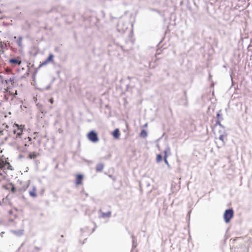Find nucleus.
<instances>
[{
    "label": "nucleus",
    "mask_w": 252,
    "mask_h": 252,
    "mask_svg": "<svg viewBox=\"0 0 252 252\" xmlns=\"http://www.w3.org/2000/svg\"><path fill=\"white\" fill-rule=\"evenodd\" d=\"M234 210L232 208L226 209L223 214V218L225 223H228L234 217Z\"/></svg>",
    "instance_id": "f257e3e1"
},
{
    "label": "nucleus",
    "mask_w": 252,
    "mask_h": 252,
    "mask_svg": "<svg viewBox=\"0 0 252 252\" xmlns=\"http://www.w3.org/2000/svg\"><path fill=\"white\" fill-rule=\"evenodd\" d=\"M87 138L90 141L94 143H97L99 140L98 133L94 129L91 130L87 134Z\"/></svg>",
    "instance_id": "f03ea898"
},
{
    "label": "nucleus",
    "mask_w": 252,
    "mask_h": 252,
    "mask_svg": "<svg viewBox=\"0 0 252 252\" xmlns=\"http://www.w3.org/2000/svg\"><path fill=\"white\" fill-rule=\"evenodd\" d=\"M54 55L52 53H50L48 57L43 62H40L38 67L36 69L35 73H36L37 70L43 66L46 65L50 63L53 62Z\"/></svg>",
    "instance_id": "7ed1b4c3"
},
{
    "label": "nucleus",
    "mask_w": 252,
    "mask_h": 252,
    "mask_svg": "<svg viewBox=\"0 0 252 252\" xmlns=\"http://www.w3.org/2000/svg\"><path fill=\"white\" fill-rule=\"evenodd\" d=\"M3 188L10 191L12 193H15L17 191V188L12 182H9L7 184L3 186Z\"/></svg>",
    "instance_id": "20e7f679"
},
{
    "label": "nucleus",
    "mask_w": 252,
    "mask_h": 252,
    "mask_svg": "<svg viewBox=\"0 0 252 252\" xmlns=\"http://www.w3.org/2000/svg\"><path fill=\"white\" fill-rule=\"evenodd\" d=\"M84 179V175L82 174H77L75 178V183L76 185L79 186L83 184V180Z\"/></svg>",
    "instance_id": "39448f33"
},
{
    "label": "nucleus",
    "mask_w": 252,
    "mask_h": 252,
    "mask_svg": "<svg viewBox=\"0 0 252 252\" xmlns=\"http://www.w3.org/2000/svg\"><path fill=\"white\" fill-rule=\"evenodd\" d=\"M14 126H15L16 127H18V130H19L20 131L19 132H18L17 133H16V138H22V135L23 134V130L24 129H25V126H20L18 124H14Z\"/></svg>",
    "instance_id": "423d86ee"
},
{
    "label": "nucleus",
    "mask_w": 252,
    "mask_h": 252,
    "mask_svg": "<svg viewBox=\"0 0 252 252\" xmlns=\"http://www.w3.org/2000/svg\"><path fill=\"white\" fill-rule=\"evenodd\" d=\"M9 63L13 65H20L22 61L19 58H12L9 59Z\"/></svg>",
    "instance_id": "0eeeda50"
},
{
    "label": "nucleus",
    "mask_w": 252,
    "mask_h": 252,
    "mask_svg": "<svg viewBox=\"0 0 252 252\" xmlns=\"http://www.w3.org/2000/svg\"><path fill=\"white\" fill-rule=\"evenodd\" d=\"M182 101H183L184 102L183 105L186 107H187L188 105V96H187V90L183 91V96L181 98Z\"/></svg>",
    "instance_id": "6e6552de"
},
{
    "label": "nucleus",
    "mask_w": 252,
    "mask_h": 252,
    "mask_svg": "<svg viewBox=\"0 0 252 252\" xmlns=\"http://www.w3.org/2000/svg\"><path fill=\"white\" fill-rule=\"evenodd\" d=\"M111 135L115 139H119L121 135L119 129L118 128H115L111 132Z\"/></svg>",
    "instance_id": "1a4fd4ad"
},
{
    "label": "nucleus",
    "mask_w": 252,
    "mask_h": 252,
    "mask_svg": "<svg viewBox=\"0 0 252 252\" xmlns=\"http://www.w3.org/2000/svg\"><path fill=\"white\" fill-rule=\"evenodd\" d=\"M163 158H167L168 156L171 155L170 148L168 144L166 146L165 150L163 151Z\"/></svg>",
    "instance_id": "9d476101"
},
{
    "label": "nucleus",
    "mask_w": 252,
    "mask_h": 252,
    "mask_svg": "<svg viewBox=\"0 0 252 252\" xmlns=\"http://www.w3.org/2000/svg\"><path fill=\"white\" fill-rule=\"evenodd\" d=\"M11 232L18 237H21L24 235V230L18 229V230H11Z\"/></svg>",
    "instance_id": "9b49d317"
},
{
    "label": "nucleus",
    "mask_w": 252,
    "mask_h": 252,
    "mask_svg": "<svg viewBox=\"0 0 252 252\" xmlns=\"http://www.w3.org/2000/svg\"><path fill=\"white\" fill-rule=\"evenodd\" d=\"M36 188L35 186H32V189L29 191V194L32 197H36L37 196Z\"/></svg>",
    "instance_id": "f8f14e48"
},
{
    "label": "nucleus",
    "mask_w": 252,
    "mask_h": 252,
    "mask_svg": "<svg viewBox=\"0 0 252 252\" xmlns=\"http://www.w3.org/2000/svg\"><path fill=\"white\" fill-rule=\"evenodd\" d=\"M104 168V164L102 163H98L95 166V170L97 172H101Z\"/></svg>",
    "instance_id": "ddd939ff"
},
{
    "label": "nucleus",
    "mask_w": 252,
    "mask_h": 252,
    "mask_svg": "<svg viewBox=\"0 0 252 252\" xmlns=\"http://www.w3.org/2000/svg\"><path fill=\"white\" fill-rule=\"evenodd\" d=\"M131 238H132V249H134L137 246V239L133 235H131Z\"/></svg>",
    "instance_id": "4468645a"
},
{
    "label": "nucleus",
    "mask_w": 252,
    "mask_h": 252,
    "mask_svg": "<svg viewBox=\"0 0 252 252\" xmlns=\"http://www.w3.org/2000/svg\"><path fill=\"white\" fill-rule=\"evenodd\" d=\"M221 111L222 110L220 109L217 113L216 118L217 120L221 121L223 120Z\"/></svg>",
    "instance_id": "2eb2a0df"
},
{
    "label": "nucleus",
    "mask_w": 252,
    "mask_h": 252,
    "mask_svg": "<svg viewBox=\"0 0 252 252\" xmlns=\"http://www.w3.org/2000/svg\"><path fill=\"white\" fill-rule=\"evenodd\" d=\"M15 77H10L8 79H6L4 80V84L6 85H8L9 83H11L13 85L14 82Z\"/></svg>",
    "instance_id": "dca6fc26"
},
{
    "label": "nucleus",
    "mask_w": 252,
    "mask_h": 252,
    "mask_svg": "<svg viewBox=\"0 0 252 252\" xmlns=\"http://www.w3.org/2000/svg\"><path fill=\"white\" fill-rule=\"evenodd\" d=\"M139 135L141 137L145 138L148 136L147 131L144 129H142L140 132Z\"/></svg>",
    "instance_id": "f3484780"
},
{
    "label": "nucleus",
    "mask_w": 252,
    "mask_h": 252,
    "mask_svg": "<svg viewBox=\"0 0 252 252\" xmlns=\"http://www.w3.org/2000/svg\"><path fill=\"white\" fill-rule=\"evenodd\" d=\"M37 156V154L35 152H30L28 154V158L29 159L35 158Z\"/></svg>",
    "instance_id": "a211bd4d"
},
{
    "label": "nucleus",
    "mask_w": 252,
    "mask_h": 252,
    "mask_svg": "<svg viewBox=\"0 0 252 252\" xmlns=\"http://www.w3.org/2000/svg\"><path fill=\"white\" fill-rule=\"evenodd\" d=\"M111 216V212L110 211H108L107 212H102L101 214V217L103 218H110Z\"/></svg>",
    "instance_id": "6ab92c4d"
},
{
    "label": "nucleus",
    "mask_w": 252,
    "mask_h": 252,
    "mask_svg": "<svg viewBox=\"0 0 252 252\" xmlns=\"http://www.w3.org/2000/svg\"><path fill=\"white\" fill-rule=\"evenodd\" d=\"M162 159L163 160V156H162L161 154H158L157 155L156 159L157 163L160 162Z\"/></svg>",
    "instance_id": "aec40b11"
},
{
    "label": "nucleus",
    "mask_w": 252,
    "mask_h": 252,
    "mask_svg": "<svg viewBox=\"0 0 252 252\" xmlns=\"http://www.w3.org/2000/svg\"><path fill=\"white\" fill-rule=\"evenodd\" d=\"M29 185H24L22 187L17 188V191L19 192H22L25 191L28 188Z\"/></svg>",
    "instance_id": "412c9836"
},
{
    "label": "nucleus",
    "mask_w": 252,
    "mask_h": 252,
    "mask_svg": "<svg viewBox=\"0 0 252 252\" xmlns=\"http://www.w3.org/2000/svg\"><path fill=\"white\" fill-rule=\"evenodd\" d=\"M23 39V37L21 36H19L18 38V40H17V44H18L19 47H22V41Z\"/></svg>",
    "instance_id": "4be33fe9"
},
{
    "label": "nucleus",
    "mask_w": 252,
    "mask_h": 252,
    "mask_svg": "<svg viewBox=\"0 0 252 252\" xmlns=\"http://www.w3.org/2000/svg\"><path fill=\"white\" fill-rule=\"evenodd\" d=\"M224 136L223 134H221L219 136V139L221 141L222 145H224L225 143V142L224 141Z\"/></svg>",
    "instance_id": "5701e85b"
},
{
    "label": "nucleus",
    "mask_w": 252,
    "mask_h": 252,
    "mask_svg": "<svg viewBox=\"0 0 252 252\" xmlns=\"http://www.w3.org/2000/svg\"><path fill=\"white\" fill-rule=\"evenodd\" d=\"M163 161L164 162H165V163L167 165V167H168V168L169 169H171V167L170 166V165L169 164L168 160H167V158H163Z\"/></svg>",
    "instance_id": "b1692460"
},
{
    "label": "nucleus",
    "mask_w": 252,
    "mask_h": 252,
    "mask_svg": "<svg viewBox=\"0 0 252 252\" xmlns=\"http://www.w3.org/2000/svg\"><path fill=\"white\" fill-rule=\"evenodd\" d=\"M108 176L110 179H111L113 180V181L114 182H116V178H115V177H114L112 175H110V174H109V175H108Z\"/></svg>",
    "instance_id": "393cba45"
},
{
    "label": "nucleus",
    "mask_w": 252,
    "mask_h": 252,
    "mask_svg": "<svg viewBox=\"0 0 252 252\" xmlns=\"http://www.w3.org/2000/svg\"><path fill=\"white\" fill-rule=\"evenodd\" d=\"M40 111L43 115L44 116L47 113V111L44 110V109H43V108L42 109H40Z\"/></svg>",
    "instance_id": "a878e982"
},
{
    "label": "nucleus",
    "mask_w": 252,
    "mask_h": 252,
    "mask_svg": "<svg viewBox=\"0 0 252 252\" xmlns=\"http://www.w3.org/2000/svg\"><path fill=\"white\" fill-rule=\"evenodd\" d=\"M150 10L151 11H154V12H157L159 14H160V11L157 9H155V8H150Z\"/></svg>",
    "instance_id": "bb28decb"
},
{
    "label": "nucleus",
    "mask_w": 252,
    "mask_h": 252,
    "mask_svg": "<svg viewBox=\"0 0 252 252\" xmlns=\"http://www.w3.org/2000/svg\"><path fill=\"white\" fill-rule=\"evenodd\" d=\"M119 26H120V24L119 23L118 24L117 31L119 32H125V29H122V30L120 29L119 28Z\"/></svg>",
    "instance_id": "cd10ccee"
},
{
    "label": "nucleus",
    "mask_w": 252,
    "mask_h": 252,
    "mask_svg": "<svg viewBox=\"0 0 252 252\" xmlns=\"http://www.w3.org/2000/svg\"><path fill=\"white\" fill-rule=\"evenodd\" d=\"M36 105L39 110L43 108L42 105L39 103H37Z\"/></svg>",
    "instance_id": "c85d7f7f"
},
{
    "label": "nucleus",
    "mask_w": 252,
    "mask_h": 252,
    "mask_svg": "<svg viewBox=\"0 0 252 252\" xmlns=\"http://www.w3.org/2000/svg\"><path fill=\"white\" fill-rule=\"evenodd\" d=\"M18 94V92L17 90H15V93H10V95L15 96V95Z\"/></svg>",
    "instance_id": "c756f323"
},
{
    "label": "nucleus",
    "mask_w": 252,
    "mask_h": 252,
    "mask_svg": "<svg viewBox=\"0 0 252 252\" xmlns=\"http://www.w3.org/2000/svg\"><path fill=\"white\" fill-rule=\"evenodd\" d=\"M48 101L51 103V104H53L54 103V98L53 97H51L48 100Z\"/></svg>",
    "instance_id": "7c9ffc66"
},
{
    "label": "nucleus",
    "mask_w": 252,
    "mask_h": 252,
    "mask_svg": "<svg viewBox=\"0 0 252 252\" xmlns=\"http://www.w3.org/2000/svg\"><path fill=\"white\" fill-rule=\"evenodd\" d=\"M6 86H7V88L6 89V91H9L12 89V86H9L8 85H6Z\"/></svg>",
    "instance_id": "2f4dec72"
},
{
    "label": "nucleus",
    "mask_w": 252,
    "mask_h": 252,
    "mask_svg": "<svg viewBox=\"0 0 252 252\" xmlns=\"http://www.w3.org/2000/svg\"><path fill=\"white\" fill-rule=\"evenodd\" d=\"M221 123V121H219V120H216V125H218L219 126V125H220V124Z\"/></svg>",
    "instance_id": "473e14b6"
},
{
    "label": "nucleus",
    "mask_w": 252,
    "mask_h": 252,
    "mask_svg": "<svg viewBox=\"0 0 252 252\" xmlns=\"http://www.w3.org/2000/svg\"><path fill=\"white\" fill-rule=\"evenodd\" d=\"M105 107L108 109H111L110 106L109 105V104H106L105 106Z\"/></svg>",
    "instance_id": "72a5a7b5"
},
{
    "label": "nucleus",
    "mask_w": 252,
    "mask_h": 252,
    "mask_svg": "<svg viewBox=\"0 0 252 252\" xmlns=\"http://www.w3.org/2000/svg\"><path fill=\"white\" fill-rule=\"evenodd\" d=\"M17 130H18V128L17 129H14L13 130V133L15 134H16V133L18 132Z\"/></svg>",
    "instance_id": "f704fd0d"
},
{
    "label": "nucleus",
    "mask_w": 252,
    "mask_h": 252,
    "mask_svg": "<svg viewBox=\"0 0 252 252\" xmlns=\"http://www.w3.org/2000/svg\"><path fill=\"white\" fill-rule=\"evenodd\" d=\"M35 250H36L37 251H39L40 250V248L37 247H34Z\"/></svg>",
    "instance_id": "c9c22d12"
},
{
    "label": "nucleus",
    "mask_w": 252,
    "mask_h": 252,
    "mask_svg": "<svg viewBox=\"0 0 252 252\" xmlns=\"http://www.w3.org/2000/svg\"><path fill=\"white\" fill-rule=\"evenodd\" d=\"M129 87V84H127L126 85V90L127 91L128 88Z\"/></svg>",
    "instance_id": "e433bc0d"
},
{
    "label": "nucleus",
    "mask_w": 252,
    "mask_h": 252,
    "mask_svg": "<svg viewBox=\"0 0 252 252\" xmlns=\"http://www.w3.org/2000/svg\"><path fill=\"white\" fill-rule=\"evenodd\" d=\"M50 89V85H48L45 88V89L47 90H48Z\"/></svg>",
    "instance_id": "4c0bfd02"
},
{
    "label": "nucleus",
    "mask_w": 252,
    "mask_h": 252,
    "mask_svg": "<svg viewBox=\"0 0 252 252\" xmlns=\"http://www.w3.org/2000/svg\"><path fill=\"white\" fill-rule=\"evenodd\" d=\"M4 80H4V79H3V78H2V79H0V82H1L2 84H4Z\"/></svg>",
    "instance_id": "58836bf2"
},
{
    "label": "nucleus",
    "mask_w": 252,
    "mask_h": 252,
    "mask_svg": "<svg viewBox=\"0 0 252 252\" xmlns=\"http://www.w3.org/2000/svg\"><path fill=\"white\" fill-rule=\"evenodd\" d=\"M219 126H220V127L223 128V129L224 128V126H223L222 125H221V123L220 124V125H219Z\"/></svg>",
    "instance_id": "ea45409f"
},
{
    "label": "nucleus",
    "mask_w": 252,
    "mask_h": 252,
    "mask_svg": "<svg viewBox=\"0 0 252 252\" xmlns=\"http://www.w3.org/2000/svg\"><path fill=\"white\" fill-rule=\"evenodd\" d=\"M28 141L30 142H31L32 140V138L30 137H28Z\"/></svg>",
    "instance_id": "a19ab883"
},
{
    "label": "nucleus",
    "mask_w": 252,
    "mask_h": 252,
    "mask_svg": "<svg viewBox=\"0 0 252 252\" xmlns=\"http://www.w3.org/2000/svg\"><path fill=\"white\" fill-rule=\"evenodd\" d=\"M24 157V156H23L22 155L20 154L19 156V158H22Z\"/></svg>",
    "instance_id": "79ce46f5"
},
{
    "label": "nucleus",
    "mask_w": 252,
    "mask_h": 252,
    "mask_svg": "<svg viewBox=\"0 0 252 252\" xmlns=\"http://www.w3.org/2000/svg\"><path fill=\"white\" fill-rule=\"evenodd\" d=\"M58 167H59V163H57L56 166H55V168L56 169H58Z\"/></svg>",
    "instance_id": "37998d69"
},
{
    "label": "nucleus",
    "mask_w": 252,
    "mask_h": 252,
    "mask_svg": "<svg viewBox=\"0 0 252 252\" xmlns=\"http://www.w3.org/2000/svg\"><path fill=\"white\" fill-rule=\"evenodd\" d=\"M183 3V0H181V1H180V5H182Z\"/></svg>",
    "instance_id": "c03bdc74"
},
{
    "label": "nucleus",
    "mask_w": 252,
    "mask_h": 252,
    "mask_svg": "<svg viewBox=\"0 0 252 252\" xmlns=\"http://www.w3.org/2000/svg\"><path fill=\"white\" fill-rule=\"evenodd\" d=\"M22 198L24 200H25L26 199V198H25V197L24 195L22 196Z\"/></svg>",
    "instance_id": "a18cd8bd"
},
{
    "label": "nucleus",
    "mask_w": 252,
    "mask_h": 252,
    "mask_svg": "<svg viewBox=\"0 0 252 252\" xmlns=\"http://www.w3.org/2000/svg\"><path fill=\"white\" fill-rule=\"evenodd\" d=\"M252 47V45L250 44V45H249V46H248V50H249V51H250V50L249 49V48L250 47Z\"/></svg>",
    "instance_id": "49530a36"
},
{
    "label": "nucleus",
    "mask_w": 252,
    "mask_h": 252,
    "mask_svg": "<svg viewBox=\"0 0 252 252\" xmlns=\"http://www.w3.org/2000/svg\"><path fill=\"white\" fill-rule=\"evenodd\" d=\"M132 77H129V76H128V77H127V79H128V80H130V79H132Z\"/></svg>",
    "instance_id": "de8ad7c7"
},
{
    "label": "nucleus",
    "mask_w": 252,
    "mask_h": 252,
    "mask_svg": "<svg viewBox=\"0 0 252 252\" xmlns=\"http://www.w3.org/2000/svg\"><path fill=\"white\" fill-rule=\"evenodd\" d=\"M148 126V124L147 123H146L144 125V127H147Z\"/></svg>",
    "instance_id": "09e8293b"
},
{
    "label": "nucleus",
    "mask_w": 252,
    "mask_h": 252,
    "mask_svg": "<svg viewBox=\"0 0 252 252\" xmlns=\"http://www.w3.org/2000/svg\"><path fill=\"white\" fill-rule=\"evenodd\" d=\"M212 77V76L210 74H209V79H210Z\"/></svg>",
    "instance_id": "8fccbe9b"
},
{
    "label": "nucleus",
    "mask_w": 252,
    "mask_h": 252,
    "mask_svg": "<svg viewBox=\"0 0 252 252\" xmlns=\"http://www.w3.org/2000/svg\"><path fill=\"white\" fill-rule=\"evenodd\" d=\"M56 78L55 77H53L52 79V82H54Z\"/></svg>",
    "instance_id": "3c124183"
},
{
    "label": "nucleus",
    "mask_w": 252,
    "mask_h": 252,
    "mask_svg": "<svg viewBox=\"0 0 252 252\" xmlns=\"http://www.w3.org/2000/svg\"><path fill=\"white\" fill-rule=\"evenodd\" d=\"M44 191V189H42V190H41V194H42L43 193Z\"/></svg>",
    "instance_id": "603ef678"
},
{
    "label": "nucleus",
    "mask_w": 252,
    "mask_h": 252,
    "mask_svg": "<svg viewBox=\"0 0 252 252\" xmlns=\"http://www.w3.org/2000/svg\"><path fill=\"white\" fill-rule=\"evenodd\" d=\"M3 76L0 74V79H2Z\"/></svg>",
    "instance_id": "864d4df0"
},
{
    "label": "nucleus",
    "mask_w": 252,
    "mask_h": 252,
    "mask_svg": "<svg viewBox=\"0 0 252 252\" xmlns=\"http://www.w3.org/2000/svg\"><path fill=\"white\" fill-rule=\"evenodd\" d=\"M60 71H57V74H60Z\"/></svg>",
    "instance_id": "5fc2aeb1"
},
{
    "label": "nucleus",
    "mask_w": 252,
    "mask_h": 252,
    "mask_svg": "<svg viewBox=\"0 0 252 252\" xmlns=\"http://www.w3.org/2000/svg\"><path fill=\"white\" fill-rule=\"evenodd\" d=\"M61 236V237H64L63 235H62Z\"/></svg>",
    "instance_id": "6e6d98bb"
},
{
    "label": "nucleus",
    "mask_w": 252,
    "mask_h": 252,
    "mask_svg": "<svg viewBox=\"0 0 252 252\" xmlns=\"http://www.w3.org/2000/svg\"><path fill=\"white\" fill-rule=\"evenodd\" d=\"M94 230H95V229H94H94H93V232L94 231Z\"/></svg>",
    "instance_id": "4d7b16f0"
},
{
    "label": "nucleus",
    "mask_w": 252,
    "mask_h": 252,
    "mask_svg": "<svg viewBox=\"0 0 252 252\" xmlns=\"http://www.w3.org/2000/svg\"><path fill=\"white\" fill-rule=\"evenodd\" d=\"M104 174H105V175H107V174L106 172H105V173H104Z\"/></svg>",
    "instance_id": "13d9d810"
},
{
    "label": "nucleus",
    "mask_w": 252,
    "mask_h": 252,
    "mask_svg": "<svg viewBox=\"0 0 252 252\" xmlns=\"http://www.w3.org/2000/svg\"><path fill=\"white\" fill-rule=\"evenodd\" d=\"M7 137H5V139L6 140H7Z\"/></svg>",
    "instance_id": "bf43d9fd"
},
{
    "label": "nucleus",
    "mask_w": 252,
    "mask_h": 252,
    "mask_svg": "<svg viewBox=\"0 0 252 252\" xmlns=\"http://www.w3.org/2000/svg\"><path fill=\"white\" fill-rule=\"evenodd\" d=\"M1 105V103L0 102V105Z\"/></svg>",
    "instance_id": "052dcab7"
}]
</instances>
